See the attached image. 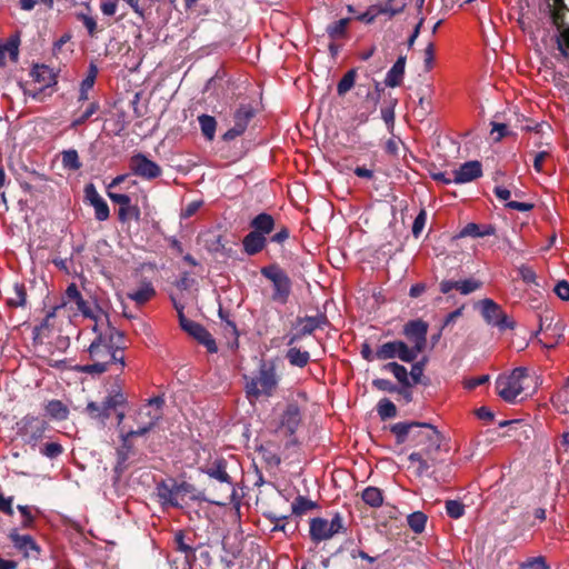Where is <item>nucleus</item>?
Masks as SVG:
<instances>
[{"instance_id":"21","label":"nucleus","mask_w":569,"mask_h":569,"mask_svg":"<svg viewBox=\"0 0 569 569\" xmlns=\"http://www.w3.org/2000/svg\"><path fill=\"white\" fill-rule=\"evenodd\" d=\"M296 329L297 331L289 337L288 346H292L306 336L312 335L317 330V323H313L311 316L298 317Z\"/></svg>"},{"instance_id":"30","label":"nucleus","mask_w":569,"mask_h":569,"mask_svg":"<svg viewBox=\"0 0 569 569\" xmlns=\"http://www.w3.org/2000/svg\"><path fill=\"white\" fill-rule=\"evenodd\" d=\"M350 21V18H342L338 21L328 24L326 28L328 37L333 41L339 39H346L348 37V26Z\"/></svg>"},{"instance_id":"14","label":"nucleus","mask_w":569,"mask_h":569,"mask_svg":"<svg viewBox=\"0 0 569 569\" xmlns=\"http://www.w3.org/2000/svg\"><path fill=\"white\" fill-rule=\"evenodd\" d=\"M108 197L113 203L119 204L118 219L121 223H127L131 220L140 221V208L131 203V198L128 194L108 191Z\"/></svg>"},{"instance_id":"32","label":"nucleus","mask_w":569,"mask_h":569,"mask_svg":"<svg viewBox=\"0 0 569 569\" xmlns=\"http://www.w3.org/2000/svg\"><path fill=\"white\" fill-rule=\"evenodd\" d=\"M101 403L102 408L106 409V413H108V418H110L112 411H117L119 407L126 406L127 398L121 390H117L109 393Z\"/></svg>"},{"instance_id":"48","label":"nucleus","mask_w":569,"mask_h":569,"mask_svg":"<svg viewBox=\"0 0 569 569\" xmlns=\"http://www.w3.org/2000/svg\"><path fill=\"white\" fill-rule=\"evenodd\" d=\"M99 109L100 104L98 101L90 102L87 109L72 120L70 128L77 129L78 127L84 124L94 113L99 111Z\"/></svg>"},{"instance_id":"55","label":"nucleus","mask_w":569,"mask_h":569,"mask_svg":"<svg viewBox=\"0 0 569 569\" xmlns=\"http://www.w3.org/2000/svg\"><path fill=\"white\" fill-rule=\"evenodd\" d=\"M519 569H550V566L543 556H537L521 561Z\"/></svg>"},{"instance_id":"35","label":"nucleus","mask_w":569,"mask_h":569,"mask_svg":"<svg viewBox=\"0 0 569 569\" xmlns=\"http://www.w3.org/2000/svg\"><path fill=\"white\" fill-rule=\"evenodd\" d=\"M408 459L411 462H417L418 463V467L416 469V476L417 477L428 476L429 475V469L431 467H435L437 463L440 462V461H432L431 459L426 457V455L418 453V452L410 453Z\"/></svg>"},{"instance_id":"47","label":"nucleus","mask_w":569,"mask_h":569,"mask_svg":"<svg viewBox=\"0 0 569 569\" xmlns=\"http://www.w3.org/2000/svg\"><path fill=\"white\" fill-rule=\"evenodd\" d=\"M428 517L422 511H415L407 517V522L415 533H421L427 523Z\"/></svg>"},{"instance_id":"29","label":"nucleus","mask_w":569,"mask_h":569,"mask_svg":"<svg viewBox=\"0 0 569 569\" xmlns=\"http://www.w3.org/2000/svg\"><path fill=\"white\" fill-rule=\"evenodd\" d=\"M502 311V308L492 299L487 298L481 301V315L490 326H496Z\"/></svg>"},{"instance_id":"19","label":"nucleus","mask_w":569,"mask_h":569,"mask_svg":"<svg viewBox=\"0 0 569 569\" xmlns=\"http://www.w3.org/2000/svg\"><path fill=\"white\" fill-rule=\"evenodd\" d=\"M206 473L210 478H213V479L218 480L219 482L226 485V489L229 492V496L226 498L227 500L230 496H232L234 493V488H233L231 477L227 472L226 460H223V459L216 460L212 463V466L207 468Z\"/></svg>"},{"instance_id":"18","label":"nucleus","mask_w":569,"mask_h":569,"mask_svg":"<svg viewBox=\"0 0 569 569\" xmlns=\"http://www.w3.org/2000/svg\"><path fill=\"white\" fill-rule=\"evenodd\" d=\"M482 282L476 279H466V280H442L439 284L440 292L443 295L449 293L451 290L456 289L461 295H469L479 288H481Z\"/></svg>"},{"instance_id":"4","label":"nucleus","mask_w":569,"mask_h":569,"mask_svg":"<svg viewBox=\"0 0 569 569\" xmlns=\"http://www.w3.org/2000/svg\"><path fill=\"white\" fill-rule=\"evenodd\" d=\"M442 436L430 423L422 422L421 427L413 433V446L420 448L417 452L423 453L432 461H442L440 458Z\"/></svg>"},{"instance_id":"52","label":"nucleus","mask_w":569,"mask_h":569,"mask_svg":"<svg viewBox=\"0 0 569 569\" xmlns=\"http://www.w3.org/2000/svg\"><path fill=\"white\" fill-rule=\"evenodd\" d=\"M397 103L398 99L390 97V99L386 101V106L381 108V118L389 128H392L395 124V108Z\"/></svg>"},{"instance_id":"26","label":"nucleus","mask_w":569,"mask_h":569,"mask_svg":"<svg viewBox=\"0 0 569 569\" xmlns=\"http://www.w3.org/2000/svg\"><path fill=\"white\" fill-rule=\"evenodd\" d=\"M406 56H399L393 66L386 74L385 84L390 88L399 87L402 83L406 68Z\"/></svg>"},{"instance_id":"34","label":"nucleus","mask_w":569,"mask_h":569,"mask_svg":"<svg viewBox=\"0 0 569 569\" xmlns=\"http://www.w3.org/2000/svg\"><path fill=\"white\" fill-rule=\"evenodd\" d=\"M204 237V247L208 251L212 253H227L226 241L222 234L216 232H206Z\"/></svg>"},{"instance_id":"38","label":"nucleus","mask_w":569,"mask_h":569,"mask_svg":"<svg viewBox=\"0 0 569 569\" xmlns=\"http://www.w3.org/2000/svg\"><path fill=\"white\" fill-rule=\"evenodd\" d=\"M156 296V290L151 282H143L134 292L128 293V298L137 305H144Z\"/></svg>"},{"instance_id":"63","label":"nucleus","mask_w":569,"mask_h":569,"mask_svg":"<svg viewBox=\"0 0 569 569\" xmlns=\"http://www.w3.org/2000/svg\"><path fill=\"white\" fill-rule=\"evenodd\" d=\"M372 386L380 391L393 393L398 390V387L388 379L377 378L372 380Z\"/></svg>"},{"instance_id":"11","label":"nucleus","mask_w":569,"mask_h":569,"mask_svg":"<svg viewBox=\"0 0 569 569\" xmlns=\"http://www.w3.org/2000/svg\"><path fill=\"white\" fill-rule=\"evenodd\" d=\"M156 493L163 508L183 507V501L178 488V480L174 478H168L158 482L156 486Z\"/></svg>"},{"instance_id":"24","label":"nucleus","mask_w":569,"mask_h":569,"mask_svg":"<svg viewBox=\"0 0 569 569\" xmlns=\"http://www.w3.org/2000/svg\"><path fill=\"white\" fill-rule=\"evenodd\" d=\"M178 488H179V492H180V496H181L183 502H184V498L189 497L193 501L204 500L210 503L219 505V506H223L227 503V501H222V500H219L216 498L206 497L203 492L197 491L194 486L187 481H181V482L178 481Z\"/></svg>"},{"instance_id":"49","label":"nucleus","mask_w":569,"mask_h":569,"mask_svg":"<svg viewBox=\"0 0 569 569\" xmlns=\"http://www.w3.org/2000/svg\"><path fill=\"white\" fill-rule=\"evenodd\" d=\"M377 412L381 420L391 419L397 416V407L391 400L383 398L377 405Z\"/></svg>"},{"instance_id":"58","label":"nucleus","mask_w":569,"mask_h":569,"mask_svg":"<svg viewBox=\"0 0 569 569\" xmlns=\"http://www.w3.org/2000/svg\"><path fill=\"white\" fill-rule=\"evenodd\" d=\"M447 515L452 519H459L465 515V506L458 500H448L446 502Z\"/></svg>"},{"instance_id":"44","label":"nucleus","mask_w":569,"mask_h":569,"mask_svg":"<svg viewBox=\"0 0 569 569\" xmlns=\"http://www.w3.org/2000/svg\"><path fill=\"white\" fill-rule=\"evenodd\" d=\"M62 167L70 171H78L82 167L78 151L76 149H68L61 152Z\"/></svg>"},{"instance_id":"53","label":"nucleus","mask_w":569,"mask_h":569,"mask_svg":"<svg viewBox=\"0 0 569 569\" xmlns=\"http://www.w3.org/2000/svg\"><path fill=\"white\" fill-rule=\"evenodd\" d=\"M66 301H63L61 305L54 307L51 311L47 313V316L43 318V320L40 322V325L36 326L33 329V332L36 336H42L48 331L51 327L50 320L54 318L56 311L60 308L66 306Z\"/></svg>"},{"instance_id":"28","label":"nucleus","mask_w":569,"mask_h":569,"mask_svg":"<svg viewBox=\"0 0 569 569\" xmlns=\"http://www.w3.org/2000/svg\"><path fill=\"white\" fill-rule=\"evenodd\" d=\"M493 234H496V227L493 224H478L475 222L467 223L459 232V237L461 238H482Z\"/></svg>"},{"instance_id":"7","label":"nucleus","mask_w":569,"mask_h":569,"mask_svg":"<svg viewBox=\"0 0 569 569\" xmlns=\"http://www.w3.org/2000/svg\"><path fill=\"white\" fill-rule=\"evenodd\" d=\"M256 116L257 109L252 103H239L232 112L233 126L222 134V140L230 142L242 136Z\"/></svg>"},{"instance_id":"45","label":"nucleus","mask_w":569,"mask_h":569,"mask_svg":"<svg viewBox=\"0 0 569 569\" xmlns=\"http://www.w3.org/2000/svg\"><path fill=\"white\" fill-rule=\"evenodd\" d=\"M27 303V291L23 284L14 283L12 295L7 299L10 308L24 307Z\"/></svg>"},{"instance_id":"60","label":"nucleus","mask_w":569,"mask_h":569,"mask_svg":"<svg viewBox=\"0 0 569 569\" xmlns=\"http://www.w3.org/2000/svg\"><path fill=\"white\" fill-rule=\"evenodd\" d=\"M40 452L46 456L47 458L54 459L62 455L63 447L59 442H49L46 443L41 449Z\"/></svg>"},{"instance_id":"41","label":"nucleus","mask_w":569,"mask_h":569,"mask_svg":"<svg viewBox=\"0 0 569 569\" xmlns=\"http://www.w3.org/2000/svg\"><path fill=\"white\" fill-rule=\"evenodd\" d=\"M362 501L371 508H379L383 503L382 491L377 487H367L361 493Z\"/></svg>"},{"instance_id":"36","label":"nucleus","mask_w":569,"mask_h":569,"mask_svg":"<svg viewBox=\"0 0 569 569\" xmlns=\"http://www.w3.org/2000/svg\"><path fill=\"white\" fill-rule=\"evenodd\" d=\"M399 10H393V9H382L380 6H370L368 8V10L361 14H359L357 17V19L361 22H365V23H372L376 18L380 14H386L388 16L389 18H392L395 16H397V12Z\"/></svg>"},{"instance_id":"40","label":"nucleus","mask_w":569,"mask_h":569,"mask_svg":"<svg viewBox=\"0 0 569 569\" xmlns=\"http://www.w3.org/2000/svg\"><path fill=\"white\" fill-rule=\"evenodd\" d=\"M383 370L390 371L393 373L395 378L401 386H412L413 382L410 381L409 376L410 372L407 371L406 367L399 365L398 362H388L383 366Z\"/></svg>"},{"instance_id":"61","label":"nucleus","mask_w":569,"mask_h":569,"mask_svg":"<svg viewBox=\"0 0 569 569\" xmlns=\"http://www.w3.org/2000/svg\"><path fill=\"white\" fill-rule=\"evenodd\" d=\"M518 273H519V277L521 278V280L527 283V284H538L537 283V274L535 272V270L529 267V266H526V264H522L518 268Z\"/></svg>"},{"instance_id":"25","label":"nucleus","mask_w":569,"mask_h":569,"mask_svg":"<svg viewBox=\"0 0 569 569\" xmlns=\"http://www.w3.org/2000/svg\"><path fill=\"white\" fill-rule=\"evenodd\" d=\"M267 238L259 234V232L250 231L242 239L243 251L248 256H256L261 252L267 246Z\"/></svg>"},{"instance_id":"31","label":"nucleus","mask_w":569,"mask_h":569,"mask_svg":"<svg viewBox=\"0 0 569 569\" xmlns=\"http://www.w3.org/2000/svg\"><path fill=\"white\" fill-rule=\"evenodd\" d=\"M47 415L57 421L67 420L69 417V409L61 400H50L44 407Z\"/></svg>"},{"instance_id":"42","label":"nucleus","mask_w":569,"mask_h":569,"mask_svg":"<svg viewBox=\"0 0 569 569\" xmlns=\"http://www.w3.org/2000/svg\"><path fill=\"white\" fill-rule=\"evenodd\" d=\"M286 358L291 366L303 368L310 361V353L308 351H301L297 347H291L288 349Z\"/></svg>"},{"instance_id":"16","label":"nucleus","mask_w":569,"mask_h":569,"mask_svg":"<svg viewBox=\"0 0 569 569\" xmlns=\"http://www.w3.org/2000/svg\"><path fill=\"white\" fill-rule=\"evenodd\" d=\"M455 183H467L482 176V166L479 161L472 160L462 163L452 171Z\"/></svg>"},{"instance_id":"56","label":"nucleus","mask_w":569,"mask_h":569,"mask_svg":"<svg viewBox=\"0 0 569 569\" xmlns=\"http://www.w3.org/2000/svg\"><path fill=\"white\" fill-rule=\"evenodd\" d=\"M139 420L143 422H152V428L158 423V421L162 418V412L160 410H154L152 408H144V406L140 409L138 413Z\"/></svg>"},{"instance_id":"10","label":"nucleus","mask_w":569,"mask_h":569,"mask_svg":"<svg viewBox=\"0 0 569 569\" xmlns=\"http://www.w3.org/2000/svg\"><path fill=\"white\" fill-rule=\"evenodd\" d=\"M429 325L422 319L409 320L402 328V335L413 346L409 347L413 351V358L417 359L427 347V335Z\"/></svg>"},{"instance_id":"8","label":"nucleus","mask_w":569,"mask_h":569,"mask_svg":"<svg viewBox=\"0 0 569 569\" xmlns=\"http://www.w3.org/2000/svg\"><path fill=\"white\" fill-rule=\"evenodd\" d=\"M343 529V519L340 513H336L330 521L317 517L310 520L309 536L315 543H319L331 539Z\"/></svg>"},{"instance_id":"23","label":"nucleus","mask_w":569,"mask_h":569,"mask_svg":"<svg viewBox=\"0 0 569 569\" xmlns=\"http://www.w3.org/2000/svg\"><path fill=\"white\" fill-rule=\"evenodd\" d=\"M422 422H397L391 426L390 431L396 436L398 445L405 443L408 439L413 442V433L421 427Z\"/></svg>"},{"instance_id":"46","label":"nucleus","mask_w":569,"mask_h":569,"mask_svg":"<svg viewBox=\"0 0 569 569\" xmlns=\"http://www.w3.org/2000/svg\"><path fill=\"white\" fill-rule=\"evenodd\" d=\"M356 79L357 69H350L349 71H347L337 84L338 96L343 97L347 92H349L353 88Z\"/></svg>"},{"instance_id":"37","label":"nucleus","mask_w":569,"mask_h":569,"mask_svg":"<svg viewBox=\"0 0 569 569\" xmlns=\"http://www.w3.org/2000/svg\"><path fill=\"white\" fill-rule=\"evenodd\" d=\"M31 76L36 81L42 83L44 87H50L57 83V77L52 69L43 64L36 66L31 71Z\"/></svg>"},{"instance_id":"15","label":"nucleus","mask_w":569,"mask_h":569,"mask_svg":"<svg viewBox=\"0 0 569 569\" xmlns=\"http://www.w3.org/2000/svg\"><path fill=\"white\" fill-rule=\"evenodd\" d=\"M66 298L68 302H73L77 306L78 311L81 312L83 317L93 319L94 323L104 320L103 315L100 317L93 315L89 303L83 299L76 283L72 282L67 287Z\"/></svg>"},{"instance_id":"9","label":"nucleus","mask_w":569,"mask_h":569,"mask_svg":"<svg viewBox=\"0 0 569 569\" xmlns=\"http://www.w3.org/2000/svg\"><path fill=\"white\" fill-rule=\"evenodd\" d=\"M174 307L178 311L180 327L200 345L204 346L208 352L216 353L218 347L212 335L202 325L188 319L183 313L182 306L174 305Z\"/></svg>"},{"instance_id":"54","label":"nucleus","mask_w":569,"mask_h":569,"mask_svg":"<svg viewBox=\"0 0 569 569\" xmlns=\"http://www.w3.org/2000/svg\"><path fill=\"white\" fill-rule=\"evenodd\" d=\"M87 413L90 418L99 420L101 423H104L108 418V413H106V409L102 408V403H97L94 401H90L86 407Z\"/></svg>"},{"instance_id":"20","label":"nucleus","mask_w":569,"mask_h":569,"mask_svg":"<svg viewBox=\"0 0 569 569\" xmlns=\"http://www.w3.org/2000/svg\"><path fill=\"white\" fill-rule=\"evenodd\" d=\"M301 421L300 409L297 403L291 402L286 407L280 420V428L286 431L287 435L292 436Z\"/></svg>"},{"instance_id":"1","label":"nucleus","mask_w":569,"mask_h":569,"mask_svg":"<svg viewBox=\"0 0 569 569\" xmlns=\"http://www.w3.org/2000/svg\"><path fill=\"white\" fill-rule=\"evenodd\" d=\"M104 322H96L92 330L97 333L87 351L92 363L77 366V371L90 376L102 375L111 365L119 363L121 370L126 366L123 351L127 348V339L123 331L118 330L103 313Z\"/></svg>"},{"instance_id":"6","label":"nucleus","mask_w":569,"mask_h":569,"mask_svg":"<svg viewBox=\"0 0 569 569\" xmlns=\"http://www.w3.org/2000/svg\"><path fill=\"white\" fill-rule=\"evenodd\" d=\"M49 423L37 416L26 415L16 422L17 436L22 439L27 445L36 447L38 442L44 437Z\"/></svg>"},{"instance_id":"2","label":"nucleus","mask_w":569,"mask_h":569,"mask_svg":"<svg viewBox=\"0 0 569 569\" xmlns=\"http://www.w3.org/2000/svg\"><path fill=\"white\" fill-rule=\"evenodd\" d=\"M276 359H261L256 377L247 379L246 392L249 398L271 397L279 385Z\"/></svg>"},{"instance_id":"59","label":"nucleus","mask_w":569,"mask_h":569,"mask_svg":"<svg viewBox=\"0 0 569 569\" xmlns=\"http://www.w3.org/2000/svg\"><path fill=\"white\" fill-rule=\"evenodd\" d=\"M427 362H428V359L426 357H423L421 360L412 363L411 370H410V377L415 385L421 382V377L423 376V371H425V367H426Z\"/></svg>"},{"instance_id":"64","label":"nucleus","mask_w":569,"mask_h":569,"mask_svg":"<svg viewBox=\"0 0 569 569\" xmlns=\"http://www.w3.org/2000/svg\"><path fill=\"white\" fill-rule=\"evenodd\" d=\"M553 291L561 300H569V282L567 280L558 281Z\"/></svg>"},{"instance_id":"62","label":"nucleus","mask_w":569,"mask_h":569,"mask_svg":"<svg viewBox=\"0 0 569 569\" xmlns=\"http://www.w3.org/2000/svg\"><path fill=\"white\" fill-rule=\"evenodd\" d=\"M436 48L433 42H429L423 50V66L426 71H430L433 68Z\"/></svg>"},{"instance_id":"51","label":"nucleus","mask_w":569,"mask_h":569,"mask_svg":"<svg viewBox=\"0 0 569 569\" xmlns=\"http://www.w3.org/2000/svg\"><path fill=\"white\" fill-rule=\"evenodd\" d=\"M316 507H317L316 502L311 501L310 499H308L303 496H298L291 506L292 513H295L297 516H301V515L306 513L308 510H311Z\"/></svg>"},{"instance_id":"17","label":"nucleus","mask_w":569,"mask_h":569,"mask_svg":"<svg viewBox=\"0 0 569 569\" xmlns=\"http://www.w3.org/2000/svg\"><path fill=\"white\" fill-rule=\"evenodd\" d=\"M192 538L188 537L182 530L174 533L173 542L176 550L184 553L183 569H192V562L196 561V548L191 545Z\"/></svg>"},{"instance_id":"50","label":"nucleus","mask_w":569,"mask_h":569,"mask_svg":"<svg viewBox=\"0 0 569 569\" xmlns=\"http://www.w3.org/2000/svg\"><path fill=\"white\" fill-rule=\"evenodd\" d=\"M76 17L79 21L82 22L83 27L88 31V34L91 38H96L97 33L100 31L96 18L86 12H78Z\"/></svg>"},{"instance_id":"5","label":"nucleus","mask_w":569,"mask_h":569,"mask_svg":"<svg viewBox=\"0 0 569 569\" xmlns=\"http://www.w3.org/2000/svg\"><path fill=\"white\" fill-rule=\"evenodd\" d=\"M528 370L525 367H518L508 376H499L496 380V391L506 402H515L526 387Z\"/></svg>"},{"instance_id":"27","label":"nucleus","mask_w":569,"mask_h":569,"mask_svg":"<svg viewBox=\"0 0 569 569\" xmlns=\"http://www.w3.org/2000/svg\"><path fill=\"white\" fill-rule=\"evenodd\" d=\"M250 227L252 231L259 232V234L266 237L273 231L276 221L271 214L261 212L250 221Z\"/></svg>"},{"instance_id":"22","label":"nucleus","mask_w":569,"mask_h":569,"mask_svg":"<svg viewBox=\"0 0 569 569\" xmlns=\"http://www.w3.org/2000/svg\"><path fill=\"white\" fill-rule=\"evenodd\" d=\"M9 539L26 556H30L31 551L39 553V547L30 535H20L17 529H13L9 533Z\"/></svg>"},{"instance_id":"43","label":"nucleus","mask_w":569,"mask_h":569,"mask_svg":"<svg viewBox=\"0 0 569 569\" xmlns=\"http://www.w3.org/2000/svg\"><path fill=\"white\" fill-rule=\"evenodd\" d=\"M202 136L208 140L212 141L216 136L217 121L216 118L209 114H201L198 117Z\"/></svg>"},{"instance_id":"39","label":"nucleus","mask_w":569,"mask_h":569,"mask_svg":"<svg viewBox=\"0 0 569 569\" xmlns=\"http://www.w3.org/2000/svg\"><path fill=\"white\" fill-rule=\"evenodd\" d=\"M262 460L270 468L278 467L281 463V458L278 452L272 448L271 442H266L257 448Z\"/></svg>"},{"instance_id":"12","label":"nucleus","mask_w":569,"mask_h":569,"mask_svg":"<svg viewBox=\"0 0 569 569\" xmlns=\"http://www.w3.org/2000/svg\"><path fill=\"white\" fill-rule=\"evenodd\" d=\"M376 358L378 360L398 358L401 361L408 363H411L416 360L413 358V351H411L409 346L402 340H393L381 345L376 350Z\"/></svg>"},{"instance_id":"57","label":"nucleus","mask_w":569,"mask_h":569,"mask_svg":"<svg viewBox=\"0 0 569 569\" xmlns=\"http://www.w3.org/2000/svg\"><path fill=\"white\" fill-rule=\"evenodd\" d=\"M94 209V218L98 221H106L110 217V209L103 198L91 204Z\"/></svg>"},{"instance_id":"33","label":"nucleus","mask_w":569,"mask_h":569,"mask_svg":"<svg viewBox=\"0 0 569 569\" xmlns=\"http://www.w3.org/2000/svg\"><path fill=\"white\" fill-rule=\"evenodd\" d=\"M98 74V68L96 64L91 63L88 69L87 77L82 80L80 84V91L78 97V102L82 103L89 99V90L93 87L96 78Z\"/></svg>"},{"instance_id":"13","label":"nucleus","mask_w":569,"mask_h":569,"mask_svg":"<svg viewBox=\"0 0 569 569\" xmlns=\"http://www.w3.org/2000/svg\"><path fill=\"white\" fill-rule=\"evenodd\" d=\"M129 166L133 174L146 180H153L162 174L161 167L143 153L133 154Z\"/></svg>"},{"instance_id":"3","label":"nucleus","mask_w":569,"mask_h":569,"mask_svg":"<svg viewBox=\"0 0 569 569\" xmlns=\"http://www.w3.org/2000/svg\"><path fill=\"white\" fill-rule=\"evenodd\" d=\"M260 273L272 283L271 300L286 305L292 291V281L288 273L278 263L262 267Z\"/></svg>"}]
</instances>
